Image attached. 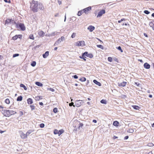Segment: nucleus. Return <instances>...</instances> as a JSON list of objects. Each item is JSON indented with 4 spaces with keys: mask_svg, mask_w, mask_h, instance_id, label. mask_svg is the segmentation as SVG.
Listing matches in <instances>:
<instances>
[{
    "mask_svg": "<svg viewBox=\"0 0 154 154\" xmlns=\"http://www.w3.org/2000/svg\"><path fill=\"white\" fill-rule=\"evenodd\" d=\"M30 8L33 12H37L38 10V2L32 0Z\"/></svg>",
    "mask_w": 154,
    "mask_h": 154,
    "instance_id": "obj_1",
    "label": "nucleus"
},
{
    "mask_svg": "<svg viewBox=\"0 0 154 154\" xmlns=\"http://www.w3.org/2000/svg\"><path fill=\"white\" fill-rule=\"evenodd\" d=\"M4 107L2 106H0V111L2 112L5 116L9 117L10 116L9 110L3 109Z\"/></svg>",
    "mask_w": 154,
    "mask_h": 154,
    "instance_id": "obj_2",
    "label": "nucleus"
},
{
    "mask_svg": "<svg viewBox=\"0 0 154 154\" xmlns=\"http://www.w3.org/2000/svg\"><path fill=\"white\" fill-rule=\"evenodd\" d=\"M16 26L17 28H18L19 27L20 28V29L22 31H24L26 29L23 23H16Z\"/></svg>",
    "mask_w": 154,
    "mask_h": 154,
    "instance_id": "obj_3",
    "label": "nucleus"
},
{
    "mask_svg": "<svg viewBox=\"0 0 154 154\" xmlns=\"http://www.w3.org/2000/svg\"><path fill=\"white\" fill-rule=\"evenodd\" d=\"M10 23H12L13 24H16V22L11 19H7L5 21V25L8 24Z\"/></svg>",
    "mask_w": 154,
    "mask_h": 154,
    "instance_id": "obj_4",
    "label": "nucleus"
},
{
    "mask_svg": "<svg viewBox=\"0 0 154 154\" xmlns=\"http://www.w3.org/2000/svg\"><path fill=\"white\" fill-rule=\"evenodd\" d=\"M83 103V102L82 100H76L75 101V106L77 107H79L81 106Z\"/></svg>",
    "mask_w": 154,
    "mask_h": 154,
    "instance_id": "obj_5",
    "label": "nucleus"
},
{
    "mask_svg": "<svg viewBox=\"0 0 154 154\" xmlns=\"http://www.w3.org/2000/svg\"><path fill=\"white\" fill-rule=\"evenodd\" d=\"M106 12L105 10L104 9H102L98 13V15L97 16V17H100L102 16L103 14H105Z\"/></svg>",
    "mask_w": 154,
    "mask_h": 154,
    "instance_id": "obj_6",
    "label": "nucleus"
},
{
    "mask_svg": "<svg viewBox=\"0 0 154 154\" xmlns=\"http://www.w3.org/2000/svg\"><path fill=\"white\" fill-rule=\"evenodd\" d=\"M85 43L84 41H81L79 42H78L76 43V45L77 46H83L85 45Z\"/></svg>",
    "mask_w": 154,
    "mask_h": 154,
    "instance_id": "obj_7",
    "label": "nucleus"
},
{
    "mask_svg": "<svg viewBox=\"0 0 154 154\" xmlns=\"http://www.w3.org/2000/svg\"><path fill=\"white\" fill-rule=\"evenodd\" d=\"M91 10V6H89L88 8L84 9L83 10L85 14H87L89 12V11Z\"/></svg>",
    "mask_w": 154,
    "mask_h": 154,
    "instance_id": "obj_8",
    "label": "nucleus"
},
{
    "mask_svg": "<svg viewBox=\"0 0 154 154\" xmlns=\"http://www.w3.org/2000/svg\"><path fill=\"white\" fill-rule=\"evenodd\" d=\"M127 84V82H123L121 83H118V86L119 87H125Z\"/></svg>",
    "mask_w": 154,
    "mask_h": 154,
    "instance_id": "obj_9",
    "label": "nucleus"
},
{
    "mask_svg": "<svg viewBox=\"0 0 154 154\" xmlns=\"http://www.w3.org/2000/svg\"><path fill=\"white\" fill-rule=\"evenodd\" d=\"M38 34L40 37H44L45 35V32L42 30L39 31L38 32Z\"/></svg>",
    "mask_w": 154,
    "mask_h": 154,
    "instance_id": "obj_10",
    "label": "nucleus"
},
{
    "mask_svg": "<svg viewBox=\"0 0 154 154\" xmlns=\"http://www.w3.org/2000/svg\"><path fill=\"white\" fill-rule=\"evenodd\" d=\"M38 7L39 8L42 10H43L44 9V7L43 6L42 4L38 2Z\"/></svg>",
    "mask_w": 154,
    "mask_h": 154,
    "instance_id": "obj_11",
    "label": "nucleus"
},
{
    "mask_svg": "<svg viewBox=\"0 0 154 154\" xmlns=\"http://www.w3.org/2000/svg\"><path fill=\"white\" fill-rule=\"evenodd\" d=\"M94 29L95 27L94 26L91 25L89 26L88 28V29L89 30L90 32H92Z\"/></svg>",
    "mask_w": 154,
    "mask_h": 154,
    "instance_id": "obj_12",
    "label": "nucleus"
},
{
    "mask_svg": "<svg viewBox=\"0 0 154 154\" xmlns=\"http://www.w3.org/2000/svg\"><path fill=\"white\" fill-rule=\"evenodd\" d=\"M20 137L22 139H24L27 137V136L26 134H24L23 132H22L20 134Z\"/></svg>",
    "mask_w": 154,
    "mask_h": 154,
    "instance_id": "obj_13",
    "label": "nucleus"
},
{
    "mask_svg": "<svg viewBox=\"0 0 154 154\" xmlns=\"http://www.w3.org/2000/svg\"><path fill=\"white\" fill-rule=\"evenodd\" d=\"M144 67L146 69H149L150 68V65L147 63H144Z\"/></svg>",
    "mask_w": 154,
    "mask_h": 154,
    "instance_id": "obj_14",
    "label": "nucleus"
},
{
    "mask_svg": "<svg viewBox=\"0 0 154 154\" xmlns=\"http://www.w3.org/2000/svg\"><path fill=\"white\" fill-rule=\"evenodd\" d=\"M62 41H61L60 39V38H59L55 42V43L54 44V46H56L58 44L60 43Z\"/></svg>",
    "mask_w": 154,
    "mask_h": 154,
    "instance_id": "obj_15",
    "label": "nucleus"
},
{
    "mask_svg": "<svg viewBox=\"0 0 154 154\" xmlns=\"http://www.w3.org/2000/svg\"><path fill=\"white\" fill-rule=\"evenodd\" d=\"M62 41H61L60 39V38H59L55 42V43L54 44V46H56L58 44L60 43Z\"/></svg>",
    "mask_w": 154,
    "mask_h": 154,
    "instance_id": "obj_16",
    "label": "nucleus"
},
{
    "mask_svg": "<svg viewBox=\"0 0 154 154\" xmlns=\"http://www.w3.org/2000/svg\"><path fill=\"white\" fill-rule=\"evenodd\" d=\"M62 41H61L60 39V38H59L55 42V43L54 44V46H56L58 44L60 43Z\"/></svg>",
    "mask_w": 154,
    "mask_h": 154,
    "instance_id": "obj_17",
    "label": "nucleus"
},
{
    "mask_svg": "<svg viewBox=\"0 0 154 154\" xmlns=\"http://www.w3.org/2000/svg\"><path fill=\"white\" fill-rule=\"evenodd\" d=\"M27 102L28 104H31L32 103L33 101L32 99L31 98H29L27 99Z\"/></svg>",
    "mask_w": 154,
    "mask_h": 154,
    "instance_id": "obj_18",
    "label": "nucleus"
},
{
    "mask_svg": "<svg viewBox=\"0 0 154 154\" xmlns=\"http://www.w3.org/2000/svg\"><path fill=\"white\" fill-rule=\"evenodd\" d=\"M49 52L48 51H46L45 54L43 55V57L45 58H46L49 55Z\"/></svg>",
    "mask_w": 154,
    "mask_h": 154,
    "instance_id": "obj_19",
    "label": "nucleus"
},
{
    "mask_svg": "<svg viewBox=\"0 0 154 154\" xmlns=\"http://www.w3.org/2000/svg\"><path fill=\"white\" fill-rule=\"evenodd\" d=\"M113 125L114 126L117 127L119 126V123L118 121H116L113 122Z\"/></svg>",
    "mask_w": 154,
    "mask_h": 154,
    "instance_id": "obj_20",
    "label": "nucleus"
},
{
    "mask_svg": "<svg viewBox=\"0 0 154 154\" xmlns=\"http://www.w3.org/2000/svg\"><path fill=\"white\" fill-rule=\"evenodd\" d=\"M35 100L37 101L39 100L42 99V97L40 96H38L35 97Z\"/></svg>",
    "mask_w": 154,
    "mask_h": 154,
    "instance_id": "obj_21",
    "label": "nucleus"
},
{
    "mask_svg": "<svg viewBox=\"0 0 154 154\" xmlns=\"http://www.w3.org/2000/svg\"><path fill=\"white\" fill-rule=\"evenodd\" d=\"M93 82L95 84H96L97 85L99 86H101V85L100 82L97 81L96 80H93Z\"/></svg>",
    "mask_w": 154,
    "mask_h": 154,
    "instance_id": "obj_22",
    "label": "nucleus"
},
{
    "mask_svg": "<svg viewBox=\"0 0 154 154\" xmlns=\"http://www.w3.org/2000/svg\"><path fill=\"white\" fill-rule=\"evenodd\" d=\"M9 112H10V116L12 115L15 114L17 113L15 111L11 110H9Z\"/></svg>",
    "mask_w": 154,
    "mask_h": 154,
    "instance_id": "obj_23",
    "label": "nucleus"
},
{
    "mask_svg": "<svg viewBox=\"0 0 154 154\" xmlns=\"http://www.w3.org/2000/svg\"><path fill=\"white\" fill-rule=\"evenodd\" d=\"M84 12L83 10L78 11L77 15L78 16H80Z\"/></svg>",
    "mask_w": 154,
    "mask_h": 154,
    "instance_id": "obj_24",
    "label": "nucleus"
},
{
    "mask_svg": "<svg viewBox=\"0 0 154 154\" xmlns=\"http://www.w3.org/2000/svg\"><path fill=\"white\" fill-rule=\"evenodd\" d=\"M149 25L151 27H152L153 30H154V24L152 22H150L149 23Z\"/></svg>",
    "mask_w": 154,
    "mask_h": 154,
    "instance_id": "obj_25",
    "label": "nucleus"
},
{
    "mask_svg": "<svg viewBox=\"0 0 154 154\" xmlns=\"http://www.w3.org/2000/svg\"><path fill=\"white\" fill-rule=\"evenodd\" d=\"M132 107L135 109H138L140 108V107L139 106L136 105H133L132 106Z\"/></svg>",
    "mask_w": 154,
    "mask_h": 154,
    "instance_id": "obj_26",
    "label": "nucleus"
},
{
    "mask_svg": "<svg viewBox=\"0 0 154 154\" xmlns=\"http://www.w3.org/2000/svg\"><path fill=\"white\" fill-rule=\"evenodd\" d=\"M64 132V131L63 129H61L59 131V133H58V135L60 136L61 134L63 133Z\"/></svg>",
    "mask_w": 154,
    "mask_h": 154,
    "instance_id": "obj_27",
    "label": "nucleus"
},
{
    "mask_svg": "<svg viewBox=\"0 0 154 154\" xmlns=\"http://www.w3.org/2000/svg\"><path fill=\"white\" fill-rule=\"evenodd\" d=\"M23 97L22 96H19L18 97L17 99V101H21L22 100Z\"/></svg>",
    "mask_w": 154,
    "mask_h": 154,
    "instance_id": "obj_28",
    "label": "nucleus"
},
{
    "mask_svg": "<svg viewBox=\"0 0 154 154\" xmlns=\"http://www.w3.org/2000/svg\"><path fill=\"white\" fill-rule=\"evenodd\" d=\"M20 86L21 87L23 88H24V89L25 90H27V88L23 84H20Z\"/></svg>",
    "mask_w": 154,
    "mask_h": 154,
    "instance_id": "obj_29",
    "label": "nucleus"
},
{
    "mask_svg": "<svg viewBox=\"0 0 154 154\" xmlns=\"http://www.w3.org/2000/svg\"><path fill=\"white\" fill-rule=\"evenodd\" d=\"M35 84L36 85L40 87L42 86L43 85L42 83L39 82H35Z\"/></svg>",
    "mask_w": 154,
    "mask_h": 154,
    "instance_id": "obj_30",
    "label": "nucleus"
},
{
    "mask_svg": "<svg viewBox=\"0 0 154 154\" xmlns=\"http://www.w3.org/2000/svg\"><path fill=\"white\" fill-rule=\"evenodd\" d=\"M88 52H85L82 55V57H85V56L88 57Z\"/></svg>",
    "mask_w": 154,
    "mask_h": 154,
    "instance_id": "obj_31",
    "label": "nucleus"
},
{
    "mask_svg": "<svg viewBox=\"0 0 154 154\" xmlns=\"http://www.w3.org/2000/svg\"><path fill=\"white\" fill-rule=\"evenodd\" d=\"M18 38V37L17 36V35H15L12 37V39L13 40H17Z\"/></svg>",
    "mask_w": 154,
    "mask_h": 154,
    "instance_id": "obj_32",
    "label": "nucleus"
},
{
    "mask_svg": "<svg viewBox=\"0 0 154 154\" xmlns=\"http://www.w3.org/2000/svg\"><path fill=\"white\" fill-rule=\"evenodd\" d=\"M32 132V131L31 130H29L26 133L27 136H29Z\"/></svg>",
    "mask_w": 154,
    "mask_h": 154,
    "instance_id": "obj_33",
    "label": "nucleus"
},
{
    "mask_svg": "<svg viewBox=\"0 0 154 154\" xmlns=\"http://www.w3.org/2000/svg\"><path fill=\"white\" fill-rule=\"evenodd\" d=\"M79 80L82 82H85L86 80V79L84 77H83L80 78Z\"/></svg>",
    "mask_w": 154,
    "mask_h": 154,
    "instance_id": "obj_34",
    "label": "nucleus"
},
{
    "mask_svg": "<svg viewBox=\"0 0 154 154\" xmlns=\"http://www.w3.org/2000/svg\"><path fill=\"white\" fill-rule=\"evenodd\" d=\"M36 64V62L35 61H32L31 64V65L33 67L35 66Z\"/></svg>",
    "mask_w": 154,
    "mask_h": 154,
    "instance_id": "obj_35",
    "label": "nucleus"
},
{
    "mask_svg": "<svg viewBox=\"0 0 154 154\" xmlns=\"http://www.w3.org/2000/svg\"><path fill=\"white\" fill-rule=\"evenodd\" d=\"M88 57L90 58H92L93 57V55L91 53L88 54Z\"/></svg>",
    "mask_w": 154,
    "mask_h": 154,
    "instance_id": "obj_36",
    "label": "nucleus"
},
{
    "mask_svg": "<svg viewBox=\"0 0 154 154\" xmlns=\"http://www.w3.org/2000/svg\"><path fill=\"white\" fill-rule=\"evenodd\" d=\"M5 103L7 104H9L10 103V101L9 99H6L5 101Z\"/></svg>",
    "mask_w": 154,
    "mask_h": 154,
    "instance_id": "obj_37",
    "label": "nucleus"
},
{
    "mask_svg": "<svg viewBox=\"0 0 154 154\" xmlns=\"http://www.w3.org/2000/svg\"><path fill=\"white\" fill-rule=\"evenodd\" d=\"M54 133L55 134H58L59 133V131L56 129L54 130Z\"/></svg>",
    "mask_w": 154,
    "mask_h": 154,
    "instance_id": "obj_38",
    "label": "nucleus"
},
{
    "mask_svg": "<svg viewBox=\"0 0 154 154\" xmlns=\"http://www.w3.org/2000/svg\"><path fill=\"white\" fill-rule=\"evenodd\" d=\"M29 38L32 40H34V37L33 35L32 34H30L29 36Z\"/></svg>",
    "mask_w": 154,
    "mask_h": 154,
    "instance_id": "obj_39",
    "label": "nucleus"
},
{
    "mask_svg": "<svg viewBox=\"0 0 154 154\" xmlns=\"http://www.w3.org/2000/svg\"><path fill=\"white\" fill-rule=\"evenodd\" d=\"M100 102L102 103L106 104L107 103L106 101L105 100L103 99L100 101Z\"/></svg>",
    "mask_w": 154,
    "mask_h": 154,
    "instance_id": "obj_40",
    "label": "nucleus"
},
{
    "mask_svg": "<svg viewBox=\"0 0 154 154\" xmlns=\"http://www.w3.org/2000/svg\"><path fill=\"white\" fill-rule=\"evenodd\" d=\"M97 47L98 48H100L102 49H103V47L101 45H97Z\"/></svg>",
    "mask_w": 154,
    "mask_h": 154,
    "instance_id": "obj_41",
    "label": "nucleus"
},
{
    "mask_svg": "<svg viewBox=\"0 0 154 154\" xmlns=\"http://www.w3.org/2000/svg\"><path fill=\"white\" fill-rule=\"evenodd\" d=\"M76 35V33H75V32L73 33L71 35V37L72 38H74L75 37Z\"/></svg>",
    "mask_w": 154,
    "mask_h": 154,
    "instance_id": "obj_42",
    "label": "nucleus"
},
{
    "mask_svg": "<svg viewBox=\"0 0 154 154\" xmlns=\"http://www.w3.org/2000/svg\"><path fill=\"white\" fill-rule=\"evenodd\" d=\"M108 60L109 61L111 62L112 61V57H109L108 58Z\"/></svg>",
    "mask_w": 154,
    "mask_h": 154,
    "instance_id": "obj_43",
    "label": "nucleus"
},
{
    "mask_svg": "<svg viewBox=\"0 0 154 154\" xmlns=\"http://www.w3.org/2000/svg\"><path fill=\"white\" fill-rule=\"evenodd\" d=\"M30 107L31 108V110H33L35 109V107L34 105H30Z\"/></svg>",
    "mask_w": 154,
    "mask_h": 154,
    "instance_id": "obj_44",
    "label": "nucleus"
},
{
    "mask_svg": "<svg viewBox=\"0 0 154 154\" xmlns=\"http://www.w3.org/2000/svg\"><path fill=\"white\" fill-rule=\"evenodd\" d=\"M53 112L55 113H56L57 112V108L56 107L54 108L53 109Z\"/></svg>",
    "mask_w": 154,
    "mask_h": 154,
    "instance_id": "obj_45",
    "label": "nucleus"
},
{
    "mask_svg": "<svg viewBox=\"0 0 154 154\" xmlns=\"http://www.w3.org/2000/svg\"><path fill=\"white\" fill-rule=\"evenodd\" d=\"M83 124L81 123H80L79 124V126L78 127V128L80 129V128L81 127H82L83 126Z\"/></svg>",
    "mask_w": 154,
    "mask_h": 154,
    "instance_id": "obj_46",
    "label": "nucleus"
},
{
    "mask_svg": "<svg viewBox=\"0 0 154 154\" xmlns=\"http://www.w3.org/2000/svg\"><path fill=\"white\" fill-rule=\"evenodd\" d=\"M144 13L147 14H148L150 13V12L147 10H145L144 11Z\"/></svg>",
    "mask_w": 154,
    "mask_h": 154,
    "instance_id": "obj_47",
    "label": "nucleus"
},
{
    "mask_svg": "<svg viewBox=\"0 0 154 154\" xmlns=\"http://www.w3.org/2000/svg\"><path fill=\"white\" fill-rule=\"evenodd\" d=\"M60 38L62 41H64L65 39L64 37L63 36H61V37Z\"/></svg>",
    "mask_w": 154,
    "mask_h": 154,
    "instance_id": "obj_48",
    "label": "nucleus"
},
{
    "mask_svg": "<svg viewBox=\"0 0 154 154\" xmlns=\"http://www.w3.org/2000/svg\"><path fill=\"white\" fill-rule=\"evenodd\" d=\"M40 126L41 128H43L44 127L45 125L43 123H41L40 124Z\"/></svg>",
    "mask_w": 154,
    "mask_h": 154,
    "instance_id": "obj_49",
    "label": "nucleus"
},
{
    "mask_svg": "<svg viewBox=\"0 0 154 154\" xmlns=\"http://www.w3.org/2000/svg\"><path fill=\"white\" fill-rule=\"evenodd\" d=\"M4 2L6 3H11V1L10 0H4Z\"/></svg>",
    "mask_w": 154,
    "mask_h": 154,
    "instance_id": "obj_50",
    "label": "nucleus"
},
{
    "mask_svg": "<svg viewBox=\"0 0 154 154\" xmlns=\"http://www.w3.org/2000/svg\"><path fill=\"white\" fill-rule=\"evenodd\" d=\"M128 131L130 133H133L134 131V130L132 129H129Z\"/></svg>",
    "mask_w": 154,
    "mask_h": 154,
    "instance_id": "obj_51",
    "label": "nucleus"
},
{
    "mask_svg": "<svg viewBox=\"0 0 154 154\" xmlns=\"http://www.w3.org/2000/svg\"><path fill=\"white\" fill-rule=\"evenodd\" d=\"M19 56V54H13V57H17V56Z\"/></svg>",
    "mask_w": 154,
    "mask_h": 154,
    "instance_id": "obj_52",
    "label": "nucleus"
},
{
    "mask_svg": "<svg viewBox=\"0 0 154 154\" xmlns=\"http://www.w3.org/2000/svg\"><path fill=\"white\" fill-rule=\"evenodd\" d=\"M48 90H49L53 92L54 91V89L52 88H49L48 89Z\"/></svg>",
    "mask_w": 154,
    "mask_h": 154,
    "instance_id": "obj_53",
    "label": "nucleus"
},
{
    "mask_svg": "<svg viewBox=\"0 0 154 154\" xmlns=\"http://www.w3.org/2000/svg\"><path fill=\"white\" fill-rule=\"evenodd\" d=\"M118 50H120L121 52H123V50L121 49V48L120 46L118 47Z\"/></svg>",
    "mask_w": 154,
    "mask_h": 154,
    "instance_id": "obj_54",
    "label": "nucleus"
},
{
    "mask_svg": "<svg viewBox=\"0 0 154 154\" xmlns=\"http://www.w3.org/2000/svg\"><path fill=\"white\" fill-rule=\"evenodd\" d=\"M17 36L18 37V38L21 39L22 37V35H17Z\"/></svg>",
    "mask_w": 154,
    "mask_h": 154,
    "instance_id": "obj_55",
    "label": "nucleus"
},
{
    "mask_svg": "<svg viewBox=\"0 0 154 154\" xmlns=\"http://www.w3.org/2000/svg\"><path fill=\"white\" fill-rule=\"evenodd\" d=\"M80 58L81 59H83L85 61H86V59L85 58H86V57H82H82H80Z\"/></svg>",
    "mask_w": 154,
    "mask_h": 154,
    "instance_id": "obj_56",
    "label": "nucleus"
},
{
    "mask_svg": "<svg viewBox=\"0 0 154 154\" xmlns=\"http://www.w3.org/2000/svg\"><path fill=\"white\" fill-rule=\"evenodd\" d=\"M58 2L59 5H60L62 3V2L61 0H57Z\"/></svg>",
    "mask_w": 154,
    "mask_h": 154,
    "instance_id": "obj_57",
    "label": "nucleus"
},
{
    "mask_svg": "<svg viewBox=\"0 0 154 154\" xmlns=\"http://www.w3.org/2000/svg\"><path fill=\"white\" fill-rule=\"evenodd\" d=\"M69 105L70 106H73L74 107H75V105H73V102H72L69 103Z\"/></svg>",
    "mask_w": 154,
    "mask_h": 154,
    "instance_id": "obj_58",
    "label": "nucleus"
},
{
    "mask_svg": "<svg viewBox=\"0 0 154 154\" xmlns=\"http://www.w3.org/2000/svg\"><path fill=\"white\" fill-rule=\"evenodd\" d=\"M19 113L20 114V115L21 116H22L23 114V112L21 111L19 112Z\"/></svg>",
    "mask_w": 154,
    "mask_h": 154,
    "instance_id": "obj_59",
    "label": "nucleus"
},
{
    "mask_svg": "<svg viewBox=\"0 0 154 154\" xmlns=\"http://www.w3.org/2000/svg\"><path fill=\"white\" fill-rule=\"evenodd\" d=\"M135 83L136 85L138 87L140 85V83H138L137 82H135Z\"/></svg>",
    "mask_w": 154,
    "mask_h": 154,
    "instance_id": "obj_60",
    "label": "nucleus"
},
{
    "mask_svg": "<svg viewBox=\"0 0 154 154\" xmlns=\"http://www.w3.org/2000/svg\"><path fill=\"white\" fill-rule=\"evenodd\" d=\"M128 138V136H125L124 137L125 140L127 139Z\"/></svg>",
    "mask_w": 154,
    "mask_h": 154,
    "instance_id": "obj_61",
    "label": "nucleus"
},
{
    "mask_svg": "<svg viewBox=\"0 0 154 154\" xmlns=\"http://www.w3.org/2000/svg\"><path fill=\"white\" fill-rule=\"evenodd\" d=\"M73 77H74V78L75 79H76L78 78V77L77 75H74L73 76Z\"/></svg>",
    "mask_w": 154,
    "mask_h": 154,
    "instance_id": "obj_62",
    "label": "nucleus"
},
{
    "mask_svg": "<svg viewBox=\"0 0 154 154\" xmlns=\"http://www.w3.org/2000/svg\"><path fill=\"white\" fill-rule=\"evenodd\" d=\"M39 104L41 106H43V104L42 102H39Z\"/></svg>",
    "mask_w": 154,
    "mask_h": 154,
    "instance_id": "obj_63",
    "label": "nucleus"
},
{
    "mask_svg": "<svg viewBox=\"0 0 154 154\" xmlns=\"http://www.w3.org/2000/svg\"><path fill=\"white\" fill-rule=\"evenodd\" d=\"M144 35L146 37H148L146 33H144Z\"/></svg>",
    "mask_w": 154,
    "mask_h": 154,
    "instance_id": "obj_64",
    "label": "nucleus"
}]
</instances>
